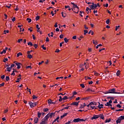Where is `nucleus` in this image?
<instances>
[{
	"label": "nucleus",
	"instance_id": "nucleus-1",
	"mask_svg": "<svg viewBox=\"0 0 124 124\" xmlns=\"http://www.w3.org/2000/svg\"><path fill=\"white\" fill-rule=\"evenodd\" d=\"M108 91L109 92V93H116V94H120L121 93L116 92V89L115 88H113L112 89H110Z\"/></svg>",
	"mask_w": 124,
	"mask_h": 124
},
{
	"label": "nucleus",
	"instance_id": "nucleus-2",
	"mask_svg": "<svg viewBox=\"0 0 124 124\" xmlns=\"http://www.w3.org/2000/svg\"><path fill=\"white\" fill-rule=\"evenodd\" d=\"M14 63L17 65V69H20L21 68V63L18 62H15Z\"/></svg>",
	"mask_w": 124,
	"mask_h": 124
},
{
	"label": "nucleus",
	"instance_id": "nucleus-3",
	"mask_svg": "<svg viewBox=\"0 0 124 124\" xmlns=\"http://www.w3.org/2000/svg\"><path fill=\"white\" fill-rule=\"evenodd\" d=\"M48 115H46L44 118V119H42V121H44L46 122L47 123V122L48 121V119H49V117L48 116Z\"/></svg>",
	"mask_w": 124,
	"mask_h": 124
},
{
	"label": "nucleus",
	"instance_id": "nucleus-4",
	"mask_svg": "<svg viewBox=\"0 0 124 124\" xmlns=\"http://www.w3.org/2000/svg\"><path fill=\"white\" fill-rule=\"evenodd\" d=\"M98 118H99L98 115L94 114L93 115V117H92L91 120L93 121V120H95L96 119H98Z\"/></svg>",
	"mask_w": 124,
	"mask_h": 124
},
{
	"label": "nucleus",
	"instance_id": "nucleus-5",
	"mask_svg": "<svg viewBox=\"0 0 124 124\" xmlns=\"http://www.w3.org/2000/svg\"><path fill=\"white\" fill-rule=\"evenodd\" d=\"M79 102H73L72 104H71V105L74 106H78L79 105Z\"/></svg>",
	"mask_w": 124,
	"mask_h": 124
},
{
	"label": "nucleus",
	"instance_id": "nucleus-6",
	"mask_svg": "<svg viewBox=\"0 0 124 124\" xmlns=\"http://www.w3.org/2000/svg\"><path fill=\"white\" fill-rule=\"evenodd\" d=\"M47 103H48V104H56V103H57V102H52V100L49 99L47 101Z\"/></svg>",
	"mask_w": 124,
	"mask_h": 124
},
{
	"label": "nucleus",
	"instance_id": "nucleus-7",
	"mask_svg": "<svg viewBox=\"0 0 124 124\" xmlns=\"http://www.w3.org/2000/svg\"><path fill=\"white\" fill-rule=\"evenodd\" d=\"M29 104L31 108H33V107H35L34 103L30 102Z\"/></svg>",
	"mask_w": 124,
	"mask_h": 124
},
{
	"label": "nucleus",
	"instance_id": "nucleus-8",
	"mask_svg": "<svg viewBox=\"0 0 124 124\" xmlns=\"http://www.w3.org/2000/svg\"><path fill=\"white\" fill-rule=\"evenodd\" d=\"M71 4L73 5V6L74 8H78V9H79V7H78V6H77V4H75L73 2H71Z\"/></svg>",
	"mask_w": 124,
	"mask_h": 124
},
{
	"label": "nucleus",
	"instance_id": "nucleus-9",
	"mask_svg": "<svg viewBox=\"0 0 124 124\" xmlns=\"http://www.w3.org/2000/svg\"><path fill=\"white\" fill-rule=\"evenodd\" d=\"M98 117L100 118V119H102V120H104V115H103V114H99Z\"/></svg>",
	"mask_w": 124,
	"mask_h": 124
},
{
	"label": "nucleus",
	"instance_id": "nucleus-10",
	"mask_svg": "<svg viewBox=\"0 0 124 124\" xmlns=\"http://www.w3.org/2000/svg\"><path fill=\"white\" fill-rule=\"evenodd\" d=\"M73 122L74 123H79V122H80V118H77V119H75Z\"/></svg>",
	"mask_w": 124,
	"mask_h": 124
},
{
	"label": "nucleus",
	"instance_id": "nucleus-11",
	"mask_svg": "<svg viewBox=\"0 0 124 124\" xmlns=\"http://www.w3.org/2000/svg\"><path fill=\"white\" fill-rule=\"evenodd\" d=\"M99 105L98 106V108L99 109H101L102 108H103V104H100V103L98 102Z\"/></svg>",
	"mask_w": 124,
	"mask_h": 124
},
{
	"label": "nucleus",
	"instance_id": "nucleus-12",
	"mask_svg": "<svg viewBox=\"0 0 124 124\" xmlns=\"http://www.w3.org/2000/svg\"><path fill=\"white\" fill-rule=\"evenodd\" d=\"M38 121H39V119H38V118L37 117L35 118L34 120V123L37 124V123H38Z\"/></svg>",
	"mask_w": 124,
	"mask_h": 124
},
{
	"label": "nucleus",
	"instance_id": "nucleus-13",
	"mask_svg": "<svg viewBox=\"0 0 124 124\" xmlns=\"http://www.w3.org/2000/svg\"><path fill=\"white\" fill-rule=\"evenodd\" d=\"M92 6L93 7V9H94L97 7V5H96V4H94L93 2L92 3Z\"/></svg>",
	"mask_w": 124,
	"mask_h": 124
},
{
	"label": "nucleus",
	"instance_id": "nucleus-14",
	"mask_svg": "<svg viewBox=\"0 0 124 124\" xmlns=\"http://www.w3.org/2000/svg\"><path fill=\"white\" fill-rule=\"evenodd\" d=\"M67 113H64L63 115H62L61 116V119H63V118H64V117H65L66 116H67Z\"/></svg>",
	"mask_w": 124,
	"mask_h": 124
},
{
	"label": "nucleus",
	"instance_id": "nucleus-15",
	"mask_svg": "<svg viewBox=\"0 0 124 124\" xmlns=\"http://www.w3.org/2000/svg\"><path fill=\"white\" fill-rule=\"evenodd\" d=\"M6 69L7 71H8V72H10V71H11V69H12V68H11V66H10V67H7Z\"/></svg>",
	"mask_w": 124,
	"mask_h": 124
},
{
	"label": "nucleus",
	"instance_id": "nucleus-16",
	"mask_svg": "<svg viewBox=\"0 0 124 124\" xmlns=\"http://www.w3.org/2000/svg\"><path fill=\"white\" fill-rule=\"evenodd\" d=\"M59 119H60V116H58L57 118L55 119L54 121H53V122H52V124H54V123H56V122H57V121H58V120H59Z\"/></svg>",
	"mask_w": 124,
	"mask_h": 124
},
{
	"label": "nucleus",
	"instance_id": "nucleus-17",
	"mask_svg": "<svg viewBox=\"0 0 124 124\" xmlns=\"http://www.w3.org/2000/svg\"><path fill=\"white\" fill-rule=\"evenodd\" d=\"M61 14L62 15V17H63V18H65V17H66V14H63V12H62L61 13Z\"/></svg>",
	"mask_w": 124,
	"mask_h": 124
},
{
	"label": "nucleus",
	"instance_id": "nucleus-18",
	"mask_svg": "<svg viewBox=\"0 0 124 124\" xmlns=\"http://www.w3.org/2000/svg\"><path fill=\"white\" fill-rule=\"evenodd\" d=\"M119 120H120L121 121H123V120H124V116H121L118 118Z\"/></svg>",
	"mask_w": 124,
	"mask_h": 124
},
{
	"label": "nucleus",
	"instance_id": "nucleus-19",
	"mask_svg": "<svg viewBox=\"0 0 124 124\" xmlns=\"http://www.w3.org/2000/svg\"><path fill=\"white\" fill-rule=\"evenodd\" d=\"M37 115H38V118H40V117H41V112H40V111H38Z\"/></svg>",
	"mask_w": 124,
	"mask_h": 124
},
{
	"label": "nucleus",
	"instance_id": "nucleus-20",
	"mask_svg": "<svg viewBox=\"0 0 124 124\" xmlns=\"http://www.w3.org/2000/svg\"><path fill=\"white\" fill-rule=\"evenodd\" d=\"M21 79H22V78H17V80L16 81V83H19Z\"/></svg>",
	"mask_w": 124,
	"mask_h": 124
},
{
	"label": "nucleus",
	"instance_id": "nucleus-21",
	"mask_svg": "<svg viewBox=\"0 0 124 124\" xmlns=\"http://www.w3.org/2000/svg\"><path fill=\"white\" fill-rule=\"evenodd\" d=\"M121 122H122L119 118L116 120V124H121Z\"/></svg>",
	"mask_w": 124,
	"mask_h": 124
},
{
	"label": "nucleus",
	"instance_id": "nucleus-22",
	"mask_svg": "<svg viewBox=\"0 0 124 124\" xmlns=\"http://www.w3.org/2000/svg\"><path fill=\"white\" fill-rule=\"evenodd\" d=\"M17 57H20V56H23V54H22V53L21 52H19L17 54Z\"/></svg>",
	"mask_w": 124,
	"mask_h": 124
},
{
	"label": "nucleus",
	"instance_id": "nucleus-23",
	"mask_svg": "<svg viewBox=\"0 0 124 124\" xmlns=\"http://www.w3.org/2000/svg\"><path fill=\"white\" fill-rule=\"evenodd\" d=\"M42 121L40 123V124H47V123L44 120H42Z\"/></svg>",
	"mask_w": 124,
	"mask_h": 124
},
{
	"label": "nucleus",
	"instance_id": "nucleus-24",
	"mask_svg": "<svg viewBox=\"0 0 124 124\" xmlns=\"http://www.w3.org/2000/svg\"><path fill=\"white\" fill-rule=\"evenodd\" d=\"M120 73H121V71L120 70L117 71L116 73L117 76H120Z\"/></svg>",
	"mask_w": 124,
	"mask_h": 124
},
{
	"label": "nucleus",
	"instance_id": "nucleus-25",
	"mask_svg": "<svg viewBox=\"0 0 124 124\" xmlns=\"http://www.w3.org/2000/svg\"><path fill=\"white\" fill-rule=\"evenodd\" d=\"M47 111H49V109L48 108H45L43 109L44 112H47Z\"/></svg>",
	"mask_w": 124,
	"mask_h": 124
},
{
	"label": "nucleus",
	"instance_id": "nucleus-26",
	"mask_svg": "<svg viewBox=\"0 0 124 124\" xmlns=\"http://www.w3.org/2000/svg\"><path fill=\"white\" fill-rule=\"evenodd\" d=\"M28 45H29L30 46H33V44H32V43H31V42H29L28 43Z\"/></svg>",
	"mask_w": 124,
	"mask_h": 124
},
{
	"label": "nucleus",
	"instance_id": "nucleus-27",
	"mask_svg": "<svg viewBox=\"0 0 124 124\" xmlns=\"http://www.w3.org/2000/svg\"><path fill=\"white\" fill-rule=\"evenodd\" d=\"M50 114L52 116V117H55V115H56V112H51L50 113Z\"/></svg>",
	"mask_w": 124,
	"mask_h": 124
},
{
	"label": "nucleus",
	"instance_id": "nucleus-28",
	"mask_svg": "<svg viewBox=\"0 0 124 124\" xmlns=\"http://www.w3.org/2000/svg\"><path fill=\"white\" fill-rule=\"evenodd\" d=\"M27 58L29 59H31L32 58V56L31 54H28Z\"/></svg>",
	"mask_w": 124,
	"mask_h": 124
},
{
	"label": "nucleus",
	"instance_id": "nucleus-29",
	"mask_svg": "<svg viewBox=\"0 0 124 124\" xmlns=\"http://www.w3.org/2000/svg\"><path fill=\"white\" fill-rule=\"evenodd\" d=\"M3 53L4 54H5V53H6V50H5V49H3V51L0 52L1 55H2V54H3Z\"/></svg>",
	"mask_w": 124,
	"mask_h": 124
},
{
	"label": "nucleus",
	"instance_id": "nucleus-30",
	"mask_svg": "<svg viewBox=\"0 0 124 124\" xmlns=\"http://www.w3.org/2000/svg\"><path fill=\"white\" fill-rule=\"evenodd\" d=\"M86 92H92L93 93V91L90 88H88L87 90H86Z\"/></svg>",
	"mask_w": 124,
	"mask_h": 124
},
{
	"label": "nucleus",
	"instance_id": "nucleus-31",
	"mask_svg": "<svg viewBox=\"0 0 124 124\" xmlns=\"http://www.w3.org/2000/svg\"><path fill=\"white\" fill-rule=\"evenodd\" d=\"M66 99H68V97L65 96L63 97V100H66Z\"/></svg>",
	"mask_w": 124,
	"mask_h": 124
},
{
	"label": "nucleus",
	"instance_id": "nucleus-32",
	"mask_svg": "<svg viewBox=\"0 0 124 124\" xmlns=\"http://www.w3.org/2000/svg\"><path fill=\"white\" fill-rule=\"evenodd\" d=\"M27 21H28V23H31V19L30 18H27Z\"/></svg>",
	"mask_w": 124,
	"mask_h": 124
},
{
	"label": "nucleus",
	"instance_id": "nucleus-33",
	"mask_svg": "<svg viewBox=\"0 0 124 124\" xmlns=\"http://www.w3.org/2000/svg\"><path fill=\"white\" fill-rule=\"evenodd\" d=\"M39 18H40V16H37L35 18L36 21H38V20H39Z\"/></svg>",
	"mask_w": 124,
	"mask_h": 124
},
{
	"label": "nucleus",
	"instance_id": "nucleus-34",
	"mask_svg": "<svg viewBox=\"0 0 124 124\" xmlns=\"http://www.w3.org/2000/svg\"><path fill=\"white\" fill-rule=\"evenodd\" d=\"M109 23H110V19H107L106 20V24L107 25H109Z\"/></svg>",
	"mask_w": 124,
	"mask_h": 124
},
{
	"label": "nucleus",
	"instance_id": "nucleus-35",
	"mask_svg": "<svg viewBox=\"0 0 124 124\" xmlns=\"http://www.w3.org/2000/svg\"><path fill=\"white\" fill-rule=\"evenodd\" d=\"M111 122V119H109V120L106 119L105 121V123H109Z\"/></svg>",
	"mask_w": 124,
	"mask_h": 124
},
{
	"label": "nucleus",
	"instance_id": "nucleus-36",
	"mask_svg": "<svg viewBox=\"0 0 124 124\" xmlns=\"http://www.w3.org/2000/svg\"><path fill=\"white\" fill-rule=\"evenodd\" d=\"M9 80H10V78H9V77L8 76H6V81H9Z\"/></svg>",
	"mask_w": 124,
	"mask_h": 124
},
{
	"label": "nucleus",
	"instance_id": "nucleus-37",
	"mask_svg": "<svg viewBox=\"0 0 124 124\" xmlns=\"http://www.w3.org/2000/svg\"><path fill=\"white\" fill-rule=\"evenodd\" d=\"M56 80H59V79H63V77H60L56 78Z\"/></svg>",
	"mask_w": 124,
	"mask_h": 124
},
{
	"label": "nucleus",
	"instance_id": "nucleus-38",
	"mask_svg": "<svg viewBox=\"0 0 124 124\" xmlns=\"http://www.w3.org/2000/svg\"><path fill=\"white\" fill-rule=\"evenodd\" d=\"M4 34H6V33H8V32H9V31H8V30H4Z\"/></svg>",
	"mask_w": 124,
	"mask_h": 124
},
{
	"label": "nucleus",
	"instance_id": "nucleus-39",
	"mask_svg": "<svg viewBox=\"0 0 124 124\" xmlns=\"http://www.w3.org/2000/svg\"><path fill=\"white\" fill-rule=\"evenodd\" d=\"M60 99H59V101L60 102L62 101V100H63V98H62L61 96L59 97Z\"/></svg>",
	"mask_w": 124,
	"mask_h": 124
},
{
	"label": "nucleus",
	"instance_id": "nucleus-40",
	"mask_svg": "<svg viewBox=\"0 0 124 124\" xmlns=\"http://www.w3.org/2000/svg\"><path fill=\"white\" fill-rule=\"evenodd\" d=\"M64 42H65V43H67L68 42V39H67V38H65L64 39Z\"/></svg>",
	"mask_w": 124,
	"mask_h": 124
},
{
	"label": "nucleus",
	"instance_id": "nucleus-41",
	"mask_svg": "<svg viewBox=\"0 0 124 124\" xmlns=\"http://www.w3.org/2000/svg\"><path fill=\"white\" fill-rule=\"evenodd\" d=\"M21 41L22 42H23V39H18L17 42H18V43H21Z\"/></svg>",
	"mask_w": 124,
	"mask_h": 124
},
{
	"label": "nucleus",
	"instance_id": "nucleus-42",
	"mask_svg": "<svg viewBox=\"0 0 124 124\" xmlns=\"http://www.w3.org/2000/svg\"><path fill=\"white\" fill-rule=\"evenodd\" d=\"M105 106H108V107H110V104L109 103V102H107V104H106Z\"/></svg>",
	"mask_w": 124,
	"mask_h": 124
},
{
	"label": "nucleus",
	"instance_id": "nucleus-43",
	"mask_svg": "<svg viewBox=\"0 0 124 124\" xmlns=\"http://www.w3.org/2000/svg\"><path fill=\"white\" fill-rule=\"evenodd\" d=\"M7 61H8V59L7 58H4L3 62H7Z\"/></svg>",
	"mask_w": 124,
	"mask_h": 124
},
{
	"label": "nucleus",
	"instance_id": "nucleus-44",
	"mask_svg": "<svg viewBox=\"0 0 124 124\" xmlns=\"http://www.w3.org/2000/svg\"><path fill=\"white\" fill-rule=\"evenodd\" d=\"M116 112H119L120 111H124V109H116Z\"/></svg>",
	"mask_w": 124,
	"mask_h": 124
},
{
	"label": "nucleus",
	"instance_id": "nucleus-45",
	"mask_svg": "<svg viewBox=\"0 0 124 124\" xmlns=\"http://www.w3.org/2000/svg\"><path fill=\"white\" fill-rule=\"evenodd\" d=\"M79 122H86V119L84 120L83 119H80L79 118Z\"/></svg>",
	"mask_w": 124,
	"mask_h": 124
},
{
	"label": "nucleus",
	"instance_id": "nucleus-46",
	"mask_svg": "<svg viewBox=\"0 0 124 124\" xmlns=\"http://www.w3.org/2000/svg\"><path fill=\"white\" fill-rule=\"evenodd\" d=\"M89 105H90V106H92V105H94V103L93 102H91L90 103Z\"/></svg>",
	"mask_w": 124,
	"mask_h": 124
},
{
	"label": "nucleus",
	"instance_id": "nucleus-47",
	"mask_svg": "<svg viewBox=\"0 0 124 124\" xmlns=\"http://www.w3.org/2000/svg\"><path fill=\"white\" fill-rule=\"evenodd\" d=\"M80 87H81V88L84 89V88H85V85H84V84H80Z\"/></svg>",
	"mask_w": 124,
	"mask_h": 124
},
{
	"label": "nucleus",
	"instance_id": "nucleus-48",
	"mask_svg": "<svg viewBox=\"0 0 124 124\" xmlns=\"http://www.w3.org/2000/svg\"><path fill=\"white\" fill-rule=\"evenodd\" d=\"M93 43L95 44V45H97V42L95 41L94 40H93Z\"/></svg>",
	"mask_w": 124,
	"mask_h": 124
},
{
	"label": "nucleus",
	"instance_id": "nucleus-49",
	"mask_svg": "<svg viewBox=\"0 0 124 124\" xmlns=\"http://www.w3.org/2000/svg\"><path fill=\"white\" fill-rule=\"evenodd\" d=\"M116 107H118V108H122V106L120 104H118L116 105Z\"/></svg>",
	"mask_w": 124,
	"mask_h": 124
},
{
	"label": "nucleus",
	"instance_id": "nucleus-50",
	"mask_svg": "<svg viewBox=\"0 0 124 124\" xmlns=\"http://www.w3.org/2000/svg\"><path fill=\"white\" fill-rule=\"evenodd\" d=\"M42 48L43 49V50H46V48L44 46V45L42 46Z\"/></svg>",
	"mask_w": 124,
	"mask_h": 124
},
{
	"label": "nucleus",
	"instance_id": "nucleus-51",
	"mask_svg": "<svg viewBox=\"0 0 124 124\" xmlns=\"http://www.w3.org/2000/svg\"><path fill=\"white\" fill-rule=\"evenodd\" d=\"M85 107V106H83V105H81L80 107L79 108L80 109H83Z\"/></svg>",
	"mask_w": 124,
	"mask_h": 124
},
{
	"label": "nucleus",
	"instance_id": "nucleus-52",
	"mask_svg": "<svg viewBox=\"0 0 124 124\" xmlns=\"http://www.w3.org/2000/svg\"><path fill=\"white\" fill-rule=\"evenodd\" d=\"M36 28L37 29V30H40V28H39V25L38 24L36 25Z\"/></svg>",
	"mask_w": 124,
	"mask_h": 124
},
{
	"label": "nucleus",
	"instance_id": "nucleus-53",
	"mask_svg": "<svg viewBox=\"0 0 124 124\" xmlns=\"http://www.w3.org/2000/svg\"><path fill=\"white\" fill-rule=\"evenodd\" d=\"M32 98L33 99H35L36 98H37V96H35V95H33Z\"/></svg>",
	"mask_w": 124,
	"mask_h": 124
},
{
	"label": "nucleus",
	"instance_id": "nucleus-54",
	"mask_svg": "<svg viewBox=\"0 0 124 124\" xmlns=\"http://www.w3.org/2000/svg\"><path fill=\"white\" fill-rule=\"evenodd\" d=\"M4 82H2V83L0 84V87H3V86H4Z\"/></svg>",
	"mask_w": 124,
	"mask_h": 124
},
{
	"label": "nucleus",
	"instance_id": "nucleus-55",
	"mask_svg": "<svg viewBox=\"0 0 124 124\" xmlns=\"http://www.w3.org/2000/svg\"><path fill=\"white\" fill-rule=\"evenodd\" d=\"M84 34L86 35V33H88V30H84Z\"/></svg>",
	"mask_w": 124,
	"mask_h": 124
},
{
	"label": "nucleus",
	"instance_id": "nucleus-56",
	"mask_svg": "<svg viewBox=\"0 0 124 124\" xmlns=\"http://www.w3.org/2000/svg\"><path fill=\"white\" fill-rule=\"evenodd\" d=\"M72 120H71L70 121H68V122L66 123L65 124H70L72 122H71Z\"/></svg>",
	"mask_w": 124,
	"mask_h": 124
},
{
	"label": "nucleus",
	"instance_id": "nucleus-57",
	"mask_svg": "<svg viewBox=\"0 0 124 124\" xmlns=\"http://www.w3.org/2000/svg\"><path fill=\"white\" fill-rule=\"evenodd\" d=\"M47 115H48V118H52V115L51 114H50V113H48Z\"/></svg>",
	"mask_w": 124,
	"mask_h": 124
},
{
	"label": "nucleus",
	"instance_id": "nucleus-58",
	"mask_svg": "<svg viewBox=\"0 0 124 124\" xmlns=\"http://www.w3.org/2000/svg\"><path fill=\"white\" fill-rule=\"evenodd\" d=\"M105 93V94H107V93H110V92L108 90V91H107V92H105V93Z\"/></svg>",
	"mask_w": 124,
	"mask_h": 124
},
{
	"label": "nucleus",
	"instance_id": "nucleus-59",
	"mask_svg": "<svg viewBox=\"0 0 124 124\" xmlns=\"http://www.w3.org/2000/svg\"><path fill=\"white\" fill-rule=\"evenodd\" d=\"M60 38L62 39L63 38V34H61L59 36Z\"/></svg>",
	"mask_w": 124,
	"mask_h": 124
},
{
	"label": "nucleus",
	"instance_id": "nucleus-60",
	"mask_svg": "<svg viewBox=\"0 0 124 124\" xmlns=\"http://www.w3.org/2000/svg\"><path fill=\"white\" fill-rule=\"evenodd\" d=\"M118 29H120V26H116L115 31H118Z\"/></svg>",
	"mask_w": 124,
	"mask_h": 124
},
{
	"label": "nucleus",
	"instance_id": "nucleus-61",
	"mask_svg": "<svg viewBox=\"0 0 124 124\" xmlns=\"http://www.w3.org/2000/svg\"><path fill=\"white\" fill-rule=\"evenodd\" d=\"M33 47H34V48H37V44H34Z\"/></svg>",
	"mask_w": 124,
	"mask_h": 124
},
{
	"label": "nucleus",
	"instance_id": "nucleus-62",
	"mask_svg": "<svg viewBox=\"0 0 124 124\" xmlns=\"http://www.w3.org/2000/svg\"><path fill=\"white\" fill-rule=\"evenodd\" d=\"M89 7H90L91 9H93V5H89Z\"/></svg>",
	"mask_w": 124,
	"mask_h": 124
},
{
	"label": "nucleus",
	"instance_id": "nucleus-63",
	"mask_svg": "<svg viewBox=\"0 0 124 124\" xmlns=\"http://www.w3.org/2000/svg\"><path fill=\"white\" fill-rule=\"evenodd\" d=\"M11 75H12V76L13 75V76H15V72L14 71H13V72L11 74Z\"/></svg>",
	"mask_w": 124,
	"mask_h": 124
},
{
	"label": "nucleus",
	"instance_id": "nucleus-64",
	"mask_svg": "<svg viewBox=\"0 0 124 124\" xmlns=\"http://www.w3.org/2000/svg\"><path fill=\"white\" fill-rule=\"evenodd\" d=\"M16 18H15V17H13L12 19V22H14L15 21H16Z\"/></svg>",
	"mask_w": 124,
	"mask_h": 124
}]
</instances>
